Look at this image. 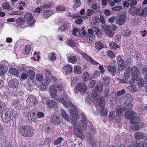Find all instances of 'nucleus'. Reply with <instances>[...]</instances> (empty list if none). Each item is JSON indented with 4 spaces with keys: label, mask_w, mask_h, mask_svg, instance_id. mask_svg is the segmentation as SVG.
<instances>
[{
    "label": "nucleus",
    "mask_w": 147,
    "mask_h": 147,
    "mask_svg": "<svg viewBox=\"0 0 147 147\" xmlns=\"http://www.w3.org/2000/svg\"><path fill=\"white\" fill-rule=\"evenodd\" d=\"M71 121L73 127L72 129L75 135L80 138L83 139L84 138V136L82 133L80 127L78 123L79 115L78 113L76 111H73L71 114Z\"/></svg>",
    "instance_id": "1"
},
{
    "label": "nucleus",
    "mask_w": 147,
    "mask_h": 147,
    "mask_svg": "<svg viewBox=\"0 0 147 147\" xmlns=\"http://www.w3.org/2000/svg\"><path fill=\"white\" fill-rule=\"evenodd\" d=\"M18 130L20 134L23 136L31 137L34 134V130L33 128L29 125H23L19 127Z\"/></svg>",
    "instance_id": "2"
},
{
    "label": "nucleus",
    "mask_w": 147,
    "mask_h": 147,
    "mask_svg": "<svg viewBox=\"0 0 147 147\" xmlns=\"http://www.w3.org/2000/svg\"><path fill=\"white\" fill-rule=\"evenodd\" d=\"M128 13L133 16L145 17L147 14V7L143 9L141 7H132L129 9Z\"/></svg>",
    "instance_id": "3"
},
{
    "label": "nucleus",
    "mask_w": 147,
    "mask_h": 147,
    "mask_svg": "<svg viewBox=\"0 0 147 147\" xmlns=\"http://www.w3.org/2000/svg\"><path fill=\"white\" fill-rule=\"evenodd\" d=\"M90 100L93 101L95 106L98 105L100 107H105V101L104 97L102 96L100 94H91V96L89 98Z\"/></svg>",
    "instance_id": "4"
},
{
    "label": "nucleus",
    "mask_w": 147,
    "mask_h": 147,
    "mask_svg": "<svg viewBox=\"0 0 147 147\" xmlns=\"http://www.w3.org/2000/svg\"><path fill=\"white\" fill-rule=\"evenodd\" d=\"M15 111L9 108H6L1 114V116L3 121L7 122L12 119V116L14 114Z\"/></svg>",
    "instance_id": "5"
},
{
    "label": "nucleus",
    "mask_w": 147,
    "mask_h": 147,
    "mask_svg": "<svg viewBox=\"0 0 147 147\" xmlns=\"http://www.w3.org/2000/svg\"><path fill=\"white\" fill-rule=\"evenodd\" d=\"M81 30L79 32V34L82 36V37L85 40H86L88 43H91L92 41V37L94 33L93 30L92 29H89L88 30V34H87L86 31L85 30V27H83L82 28Z\"/></svg>",
    "instance_id": "6"
},
{
    "label": "nucleus",
    "mask_w": 147,
    "mask_h": 147,
    "mask_svg": "<svg viewBox=\"0 0 147 147\" xmlns=\"http://www.w3.org/2000/svg\"><path fill=\"white\" fill-rule=\"evenodd\" d=\"M74 90L75 93L77 94L80 92L81 94L84 95L87 90V85L83 83L78 84L75 86Z\"/></svg>",
    "instance_id": "7"
},
{
    "label": "nucleus",
    "mask_w": 147,
    "mask_h": 147,
    "mask_svg": "<svg viewBox=\"0 0 147 147\" xmlns=\"http://www.w3.org/2000/svg\"><path fill=\"white\" fill-rule=\"evenodd\" d=\"M88 123H90V125H91V123L88 121L86 117H84L79 122L80 127L83 130H86L87 128V124Z\"/></svg>",
    "instance_id": "8"
},
{
    "label": "nucleus",
    "mask_w": 147,
    "mask_h": 147,
    "mask_svg": "<svg viewBox=\"0 0 147 147\" xmlns=\"http://www.w3.org/2000/svg\"><path fill=\"white\" fill-rule=\"evenodd\" d=\"M27 23L29 25L28 26H32L34 23V21L33 19V17L32 13H28L25 14L24 16Z\"/></svg>",
    "instance_id": "9"
},
{
    "label": "nucleus",
    "mask_w": 147,
    "mask_h": 147,
    "mask_svg": "<svg viewBox=\"0 0 147 147\" xmlns=\"http://www.w3.org/2000/svg\"><path fill=\"white\" fill-rule=\"evenodd\" d=\"M102 30L106 34L110 37H112L114 33L112 30L110 28L109 25L108 24L103 25V26H101Z\"/></svg>",
    "instance_id": "10"
},
{
    "label": "nucleus",
    "mask_w": 147,
    "mask_h": 147,
    "mask_svg": "<svg viewBox=\"0 0 147 147\" xmlns=\"http://www.w3.org/2000/svg\"><path fill=\"white\" fill-rule=\"evenodd\" d=\"M26 102L30 106H35L38 103L36 98L32 95H30L27 98Z\"/></svg>",
    "instance_id": "11"
},
{
    "label": "nucleus",
    "mask_w": 147,
    "mask_h": 147,
    "mask_svg": "<svg viewBox=\"0 0 147 147\" xmlns=\"http://www.w3.org/2000/svg\"><path fill=\"white\" fill-rule=\"evenodd\" d=\"M51 119L52 123L56 125H59L62 122L60 117L58 115H52Z\"/></svg>",
    "instance_id": "12"
},
{
    "label": "nucleus",
    "mask_w": 147,
    "mask_h": 147,
    "mask_svg": "<svg viewBox=\"0 0 147 147\" xmlns=\"http://www.w3.org/2000/svg\"><path fill=\"white\" fill-rule=\"evenodd\" d=\"M131 71V76L133 80L135 81L138 79L140 71L138 68L136 67H133L132 68Z\"/></svg>",
    "instance_id": "13"
},
{
    "label": "nucleus",
    "mask_w": 147,
    "mask_h": 147,
    "mask_svg": "<svg viewBox=\"0 0 147 147\" xmlns=\"http://www.w3.org/2000/svg\"><path fill=\"white\" fill-rule=\"evenodd\" d=\"M72 67L69 64H67L64 66L62 68L63 74L67 75L70 74L72 71Z\"/></svg>",
    "instance_id": "14"
},
{
    "label": "nucleus",
    "mask_w": 147,
    "mask_h": 147,
    "mask_svg": "<svg viewBox=\"0 0 147 147\" xmlns=\"http://www.w3.org/2000/svg\"><path fill=\"white\" fill-rule=\"evenodd\" d=\"M49 89L55 92H61L62 91L61 86L58 84L55 83L51 86Z\"/></svg>",
    "instance_id": "15"
},
{
    "label": "nucleus",
    "mask_w": 147,
    "mask_h": 147,
    "mask_svg": "<svg viewBox=\"0 0 147 147\" xmlns=\"http://www.w3.org/2000/svg\"><path fill=\"white\" fill-rule=\"evenodd\" d=\"M19 82L16 79H12L10 80L8 82V85L11 88H16L18 86Z\"/></svg>",
    "instance_id": "16"
},
{
    "label": "nucleus",
    "mask_w": 147,
    "mask_h": 147,
    "mask_svg": "<svg viewBox=\"0 0 147 147\" xmlns=\"http://www.w3.org/2000/svg\"><path fill=\"white\" fill-rule=\"evenodd\" d=\"M125 18L126 17L124 14L121 15L116 18L115 20L116 24L119 25H123L125 21Z\"/></svg>",
    "instance_id": "17"
},
{
    "label": "nucleus",
    "mask_w": 147,
    "mask_h": 147,
    "mask_svg": "<svg viewBox=\"0 0 147 147\" xmlns=\"http://www.w3.org/2000/svg\"><path fill=\"white\" fill-rule=\"evenodd\" d=\"M103 89V84L101 83L98 84L95 86V88L93 89L92 94L93 93L94 94L95 93L96 94V95L98 94L97 92L101 93Z\"/></svg>",
    "instance_id": "18"
},
{
    "label": "nucleus",
    "mask_w": 147,
    "mask_h": 147,
    "mask_svg": "<svg viewBox=\"0 0 147 147\" xmlns=\"http://www.w3.org/2000/svg\"><path fill=\"white\" fill-rule=\"evenodd\" d=\"M117 59L118 64L120 65V67H119V70L121 71L122 70L124 69L125 68L123 66L124 64L123 61L121 57L120 56H118L117 57Z\"/></svg>",
    "instance_id": "19"
},
{
    "label": "nucleus",
    "mask_w": 147,
    "mask_h": 147,
    "mask_svg": "<svg viewBox=\"0 0 147 147\" xmlns=\"http://www.w3.org/2000/svg\"><path fill=\"white\" fill-rule=\"evenodd\" d=\"M82 57L86 60L88 61H90V62L96 65L98 64H99L98 63L95 61L94 59H93L92 58L90 57L88 55L84 53H82Z\"/></svg>",
    "instance_id": "20"
},
{
    "label": "nucleus",
    "mask_w": 147,
    "mask_h": 147,
    "mask_svg": "<svg viewBox=\"0 0 147 147\" xmlns=\"http://www.w3.org/2000/svg\"><path fill=\"white\" fill-rule=\"evenodd\" d=\"M68 100V96L66 94H64L62 97L58 98L57 101L62 103L65 106H66L67 105L65 103Z\"/></svg>",
    "instance_id": "21"
},
{
    "label": "nucleus",
    "mask_w": 147,
    "mask_h": 147,
    "mask_svg": "<svg viewBox=\"0 0 147 147\" xmlns=\"http://www.w3.org/2000/svg\"><path fill=\"white\" fill-rule=\"evenodd\" d=\"M46 104L48 107L51 108H56L58 107L57 102L53 100H49L47 101Z\"/></svg>",
    "instance_id": "22"
},
{
    "label": "nucleus",
    "mask_w": 147,
    "mask_h": 147,
    "mask_svg": "<svg viewBox=\"0 0 147 147\" xmlns=\"http://www.w3.org/2000/svg\"><path fill=\"white\" fill-rule=\"evenodd\" d=\"M125 112L124 107L123 106H120L117 111L116 115L118 117H120Z\"/></svg>",
    "instance_id": "23"
},
{
    "label": "nucleus",
    "mask_w": 147,
    "mask_h": 147,
    "mask_svg": "<svg viewBox=\"0 0 147 147\" xmlns=\"http://www.w3.org/2000/svg\"><path fill=\"white\" fill-rule=\"evenodd\" d=\"M104 46L102 42L98 41L95 43V48L98 51H99L104 48Z\"/></svg>",
    "instance_id": "24"
},
{
    "label": "nucleus",
    "mask_w": 147,
    "mask_h": 147,
    "mask_svg": "<svg viewBox=\"0 0 147 147\" xmlns=\"http://www.w3.org/2000/svg\"><path fill=\"white\" fill-rule=\"evenodd\" d=\"M132 71V68L127 67L125 70L124 75V78L128 80L130 75V72Z\"/></svg>",
    "instance_id": "25"
},
{
    "label": "nucleus",
    "mask_w": 147,
    "mask_h": 147,
    "mask_svg": "<svg viewBox=\"0 0 147 147\" xmlns=\"http://www.w3.org/2000/svg\"><path fill=\"white\" fill-rule=\"evenodd\" d=\"M136 114V113L132 111H131L129 112H126L125 114V117L126 119H129L131 117L134 116Z\"/></svg>",
    "instance_id": "26"
},
{
    "label": "nucleus",
    "mask_w": 147,
    "mask_h": 147,
    "mask_svg": "<svg viewBox=\"0 0 147 147\" xmlns=\"http://www.w3.org/2000/svg\"><path fill=\"white\" fill-rule=\"evenodd\" d=\"M49 93L50 96L52 98H54L55 100H58L59 98H58L57 92L49 89Z\"/></svg>",
    "instance_id": "27"
},
{
    "label": "nucleus",
    "mask_w": 147,
    "mask_h": 147,
    "mask_svg": "<svg viewBox=\"0 0 147 147\" xmlns=\"http://www.w3.org/2000/svg\"><path fill=\"white\" fill-rule=\"evenodd\" d=\"M60 112L62 117L66 121H68L69 120V117L67 113L63 109L60 110Z\"/></svg>",
    "instance_id": "28"
},
{
    "label": "nucleus",
    "mask_w": 147,
    "mask_h": 147,
    "mask_svg": "<svg viewBox=\"0 0 147 147\" xmlns=\"http://www.w3.org/2000/svg\"><path fill=\"white\" fill-rule=\"evenodd\" d=\"M52 14V12L50 10H46L43 13V17L45 19H47Z\"/></svg>",
    "instance_id": "29"
},
{
    "label": "nucleus",
    "mask_w": 147,
    "mask_h": 147,
    "mask_svg": "<svg viewBox=\"0 0 147 147\" xmlns=\"http://www.w3.org/2000/svg\"><path fill=\"white\" fill-rule=\"evenodd\" d=\"M65 43L66 45L71 47H74L76 45V42L74 40L72 39L67 40Z\"/></svg>",
    "instance_id": "30"
},
{
    "label": "nucleus",
    "mask_w": 147,
    "mask_h": 147,
    "mask_svg": "<svg viewBox=\"0 0 147 147\" xmlns=\"http://www.w3.org/2000/svg\"><path fill=\"white\" fill-rule=\"evenodd\" d=\"M144 136L142 133L138 132L135 134L134 137L137 140H140L143 138L144 137Z\"/></svg>",
    "instance_id": "31"
},
{
    "label": "nucleus",
    "mask_w": 147,
    "mask_h": 147,
    "mask_svg": "<svg viewBox=\"0 0 147 147\" xmlns=\"http://www.w3.org/2000/svg\"><path fill=\"white\" fill-rule=\"evenodd\" d=\"M101 107L100 111V115L103 116H106L107 115V108L104 107Z\"/></svg>",
    "instance_id": "32"
},
{
    "label": "nucleus",
    "mask_w": 147,
    "mask_h": 147,
    "mask_svg": "<svg viewBox=\"0 0 147 147\" xmlns=\"http://www.w3.org/2000/svg\"><path fill=\"white\" fill-rule=\"evenodd\" d=\"M107 69L112 75L113 76L115 75L116 74V69L115 67L111 66H109L107 67Z\"/></svg>",
    "instance_id": "33"
},
{
    "label": "nucleus",
    "mask_w": 147,
    "mask_h": 147,
    "mask_svg": "<svg viewBox=\"0 0 147 147\" xmlns=\"http://www.w3.org/2000/svg\"><path fill=\"white\" fill-rule=\"evenodd\" d=\"M74 4L73 6V9H76L77 8L80 7L81 4L80 0H74Z\"/></svg>",
    "instance_id": "34"
},
{
    "label": "nucleus",
    "mask_w": 147,
    "mask_h": 147,
    "mask_svg": "<svg viewBox=\"0 0 147 147\" xmlns=\"http://www.w3.org/2000/svg\"><path fill=\"white\" fill-rule=\"evenodd\" d=\"M25 22V19L23 17L18 18L17 20V24L19 26H22L24 24Z\"/></svg>",
    "instance_id": "35"
},
{
    "label": "nucleus",
    "mask_w": 147,
    "mask_h": 147,
    "mask_svg": "<svg viewBox=\"0 0 147 147\" xmlns=\"http://www.w3.org/2000/svg\"><path fill=\"white\" fill-rule=\"evenodd\" d=\"M82 70L81 67L79 65H77L74 67V71L75 73L80 74L82 73Z\"/></svg>",
    "instance_id": "36"
},
{
    "label": "nucleus",
    "mask_w": 147,
    "mask_h": 147,
    "mask_svg": "<svg viewBox=\"0 0 147 147\" xmlns=\"http://www.w3.org/2000/svg\"><path fill=\"white\" fill-rule=\"evenodd\" d=\"M102 82L105 85L107 86L109 84L110 81V78L109 77L106 76L102 78Z\"/></svg>",
    "instance_id": "37"
},
{
    "label": "nucleus",
    "mask_w": 147,
    "mask_h": 147,
    "mask_svg": "<svg viewBox=\"0 0 147 147\" xmlns=\"http://www.w3.org/2000/svg\"><path fill=\"white\" fill-rule=\"evenodd\" d=\"M109 46L112 49L115 50L117 48H119L120 46L117 45L116 43L114 42H111L110 43Z\"/></svg>",
    "instance_id": "38"
},
{
    "label": "nucleus",
    "mask_w": 147,
    "mask_h": 147,
    "mask_svg": "<svg viewBox=\"0 0 147 147\" xmlns=\"http://www.w3.org/2000/svg\"><path fill=\"white\" fill-rule=\"evenodd\" d=\"M87 139L90 143L92 142V143H93L94 142V138L92 134L91 133L88 132L87 133Z\"/></svg>",
    "instance_id": "39"
},
{
    "label": "nucleus",
    "mask_w": 147,
    "mask_h": 147,
    "mask_svg": "<svg viewBox=\"0 0 147 147\" xmlns=\"http://www.w3.org/2000/svg\"><path fill=\"white\" fill-rule=\"evenodd\" d=\"M68 61L69 63H74L77 61V58L74 56L71 55L68 58Z\"/></svg>",
    "instance_id": "40"
},
{
    "label": "nucleus",
    "mask_w": 147,
    "mask_h": 147,
    "mask_svg": "<svg viewBox=\"0 0 147 147\" xmlns=\"http://www.w3.org/2000/svg\"><path fill=\"white\" fill-rule=\"evenodd\" d=\"M28 74L30 78L32 80L35 76V72L34 71L30 70L28 71Z\"/></svg>",
    "instance_id": "41"
},
{
    "label": "nucleus",
    "mask_w": 147,
    "mask_h": 147,
    "mask_svg": "<svg viewBox=\"0 0 147 147\" xmlns=\"http://www.w3.org/2000/svg\"><path fill=\"white\" fill-rule=\"evenodd\" d=\"M9 72L13 75H18V70L15 68H11L9 70Z\"/></svg>",
    "instance_id": "42"
},
{
    "label": "nucleus",
    "mask_w": 147,
    "mask_h": 147,
    "mask_svg": "<svg viewBox=\"0 0 147 147\" xmlns=\"http://www.w3.org/2000/svg\"><path fill=\"white\" fill-rule=\"evenodd\" d=\"M67 28V24L66 23H63L59 28L58 30L61 32L65 31Z\"/></svg>",
    "instance_id": "43"
},
{
    "label": "nucleus",
    "mask_w": 147,
    "mask_h": 147,
    "mask_svg": "<svg viewBox=\"0 0 147 147\" xmlns=\"http://www.w3.org/2000/svg\"><path fill=\"white\" fill-rule=\"evenodd\" d=\"M56 9L57 11L60 12H63L65 10L66 8L64 6L62 5H60L56 7Z\"/></svg>",
    "instance_id": "44"
},
{
    "label": "nucleus",
    "mask_w": 147,
    "mask_h": 147,
    "mask_svg": "<svg viewBox=\"0 0 147 147\" xmlns=\"http://www.w3.org/2000/svg\"><path fill=\"white\" fill-rule=\"evenodd\" d=\"M31 50V47L30 45H26L25 47V51L24 53L25 55L29 54Z\"/></svg>",
    "instance_id": "45"
},
{
    "label": "nucleus",
    "mask_w": 147,
    "mask_h": 147,
    "mask_svg": "<svg viewBox=\"0 0 147 147\" xmlns=\"http://www.w3.org/2000/svg\"><path fill=\"white\" fill-rule=\"evenodd\" d=\"M128 89L131 92H135L137 91V88L134 85H132L128 87Z\"/></svg>",
    "instance_id": "46"
},
{
    "label": "nucleus",
    "mask_w": 147,
    "mask_h": 147,
    "mask_svg": "<svg viewBox=\"0 0 147 147\" xmlns=\"http://www.w3.org/2000/svg\"><path fill=\"white\" fill-rule=\"evenodd\" d=\"M51 142V141L49 138H47L43 142V144L45 147H49L50 146V143Z\"/></svg>",
    "instance_id": "47"
},
{
    "label": "nucleus",
    "mask_w": 147,
    "mask_h": 147,
    "mask_svg": "<svg viewBox=\"0 0 147 147\" xmlns=\"http://www.w3.org/2000/svg\"><path fill=\"white\" fill-rule=\"evenodd\" d=\"M6 107L5 103L2 101H0V115H1L4 111L3 109Z\"/></svg>",
    "instance_id": "48"
},
{
    "label": "nucleus",
    "mask_w": 147,
    "mask_h": 147,
    "mask_svg": "<svg viewBox=\"0 0 147 147\" xmlns=\"http://www.w3.org/2000/svg\"><path fill=\"white\" fill-rule=\"evenodd\" d=\"M91 21L92 24H96L99 23L100 19L98 18L94 17L91 20Z\"/></svg>",
    "instance_id": "49"
},
{
    "label": "nucleus",
    "mask_w": 147,
    "mask_h": 147,
    "mask_svg": "<svg viewBox=\"0 0 147 147\" xmlns=\"http://www.w3.org/2000/svg\"><path fill=\"white\" fill-rule=\"evenodd\" d=\"M7 70L3 65L0 66V75H4L7 71Z\"/></svg>",
    "instance_id": "50"
},
{
    "label": "nucleus",
    "mask_w": 147,
    "mask_h": 147,
    "mask_svg": "<svg viewBox=\"0 0 147 147\" xmlns=\"http://www.w3.org/2000/svg\"><path fill=\"white\" fill-rule=\"evenodd\" d=\"M50 78L48 77H47L45 79H44L42 82V85H48L50 83Z\"/></svg>",
    "instance_id": "51"
},
{
    "label": "nucleus",
    "mask_w": 147,
    "mask_h": 147,
    "mask_svg": "<svg viewBox=\"0 0 147 147\" xmlns=\"http://www.w3.org/2000/svg\"><path fill=\"white\" fill-rule=\"evenodd\" d=\"M139 120L138 117H135L133 118L132 119L130 120V123L131 124H136L138 123L139 122Z\"/></svg>",
    "instance_id": "52"
},
{
    "label": "nucleus",
    "mask_w": 147,
    "mask_h": 147,
    "mask_svg": "<svg viewBox=\"0 0 147 147\" xmlns=\"http://www.w3.org/2000/svg\"><path fill=\"white\" fill-rule=\"evenodd\" d=\"M138 85L139 87H142L144 85V82L142 78H140L138 82Z\"/></svg>",
    "instance_id": "53"
},
{
    "label": "nucleus",
    "mask_w": 147,
    "mask_h": 147,
    "mask_svg": "<svg viewBox=\"0 0 147 147\" xmlns=\"http://www.w3.org/2000/svg\"><path fill=\"white\" fill-rule=\"evenodd\" d=\"M123 107H124V109H125L126 112H128L131 109L132 107V105L131 104H128L125 106Z\"/></svg>",
    "instance_id": "54"
},
{
    "label": "nucleus",
    "mask_w": 147,
    "mask_h": 147,
    "mask_svg": "<svg viewBox=\"0 0 147 147\" xmlns=\"http://www.w3.org/2000/svg\"><path fill=\"white\" fill-rule=\"evenodd\" d=\"M63 140V138L61 137L58 138L55 142L54 144L55 145H57L60 144H61Z\"/></svg>",
    "instance_id": "55"
},
{
    "label": "nucleus",
    "mask_w": 147,
    "mask_h": 147,
    "mask_svg": "<svg viewBox=\"0 0 147 147\" xmlns=\"http://www.w3.org/2000/svg\"><path fill=\"white\" fill-rule=\"evenodd\" d=\"M94 12V11L91 9H88L86 11V14L90 16L92 15Z\"/></svg>",
    "instance_id": "56"
},
{
    "label": "nucleus",
    "mask_w": 147,
    "mask_h": 147,
    "mask_svg": "<svg viewBox=\"0 0 147 147\" xmlns=\"http://www.w3.org/2000/svg\"><path fill=\"white\" fill-rule=\"evenodd\" d=\"M90 74L87 72H85L84 75L83 80L84 81L88 80L89 78Z\"/></svg>",
    "instance_id": "57"
},
{
    "label": "nucleus",
    "mask_w": 147,
    "mask_h": 147,
    "mask_svg": "<svg viewBox=\"0 0 147 147\" xmlns=\"http://www.w3.org/2000/svg\"><path fill=\"white\" fill-rule=\"evenodd\" d=\"M93 28L94 30V31L97 34H100L101 32L100 30L97 26H94L93 27Z\"/></svg>",
    "instance_id": "58"
},
{
    "label": "nucleus",
    "mask_w": 147,
    "mask_h": 147,
    "mask_svg": "<svg viewBox=\"0 0 147 147\" xmlns=\"http://www.w3.org/2000/svg\"><path fill=\"white\" fill-rule=\"evenodd\" d=\"M96 83V81L95 80H91L89 84V87L90 88H92L94 86Z\"/></svg>",
    "instance_id": "59"
},
{
    "label": "nucleus",
    "mask_w": 147,
    "mask_h": 147,
    "mask_svg": "<svg viewBox=\"0 0 147 147\" xmlns=\"http://www.w3.org/2000/svg\"><path fill=\"white\" fill-rule=\"evenodd\" d=\"M117 80L121 83H127L129 82L128 80L126 79H121L119 78H117Z\"/></svg>",
    "instance_id": "60"
},
{
    "label": "nucleus",
    "mask_w": 147,
    "mask_h": 147,
    "mask_svg": "<svg viewBox=\"0 0 147 147\" xmlns=\"http://www.w3.org/2000/svg\"><path fill=\"white\" fill-rule=\"evenodd\" d=\"M125 90L122 89L121 90L118 91L117 92V94L118 96H120L124 94L125 93Z\"/></svg>",
    "instance_id": "61"
},
{
    "label": "nucleus",
    "mask_w": 147,
    "mask_h": 147,
    "mask_svg": "<svg viewBox=\"0 0 147 147\" xmlns=\"http://www.w3.org/2000/svg\"><path fill=\"white\" fill-rule=\"evenodd\" d=\"M36 78L39 81H41L43 80V77L42 75L39 74H37L36 76Z\"/></svg>",
    "instance_id": "62"
},
{
    "label": "nucleus",
    "mask_w": 147,
    "mask_h": 147,
    "mask_svg": "<svg viewBox=\"0 0 147 147\" xmlns=\"http://www.w3.org/2000/svg\"><path fill=\"white\" fill-rule=\"evenodd\" d=\"M142 75L145 76V77L147 76V68L144 67L142 69Z\"/></svg>",
    "instance_id": "63"
},
{
    "label": "nucleus",
    "mask_w": 147,
    "mask_h": 147,
    "mask_svg": "<svg viewBox=\"0 0 147 147\" xmlns=\"http://www.w3.org/2000/svg\"><path fill=\"white\" fill-rule=\"evenodd\" d=\"M14 114L12 116V119H13L16 120L17 119H18L20 117V115L18 114L17 112L15 111V113H14Z\"/></svg>",
    "instance_id": "64"
}]
</instances>
